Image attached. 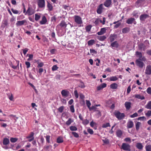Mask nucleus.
<instances>
[{
  "mask_svg": "<svg viewBox=\"0 0 151 151\" xmlns=\"http://www.w3.org/2000/svg\"><path fill=\"white\" fill-rule=\"evenodd\" d=\"M135 55L137 57L139 58L138 59L144 61H145L146 60V59L145 57H142V54L141 52L137 51L136 52Z\"/></svg>",
  "mask_w": 151,
  "mask_h": 151,
  "instance_id": "obj_5",
  "label": "nucleus"
},
{
  "mask_svg": "<svg viewBox=\"0 0 151 151\" xmlns=\"http://www.w3.org/2000/svg\"><path fill=\"white\" fill-rule=\"evenodd\" d=\"M136 147L137 149L139 150L142 149L143 147L142 144L140 143H137Z\"/></svg>",
  "mask_w": 151,
  "mask_h": 151,
  "instance_id": "obj_29",
  "label": "nucleus"
},
{
  "mask_svg": "<svg viewBox=\"0 0 151 151\" xmlns=\"http://www.w3.org/2000/svg\"><path fill=\"white\" fill-rule=\"evenodd\" d=\"M126 22L129 24H131L133 23H134V24H136V22L135 21L134 19L132 18L128 19L127 20Z\"/></svg>",
  "mask_w": 151,
  "mask_h": 151,
  "instance_id": "obj_14",
  "label": "nucleus"
},
{
  "mask_svg": "<svg viewBox=\"0 0 151 151\" xmlns=\"http://www.w3.org/2000/svg\"><path fill=\"white\" fill-rule=\"evenodd\" d=\"M11 11H12V12L14 14H18L19 13V12L18 11L14 9L13 8L11 9Z\"/></svg>",
  "mask_w": 151,
  "mask_h": 151,
  "instance_id": "obj_61",
  "label": "nucleus"
},
{
  "mask_svg": "<svg viewBox=\"0 0 151 151\" xmlns=\"http://www.w3.org/2000/svg\"><path fill=\"white\" fill-rule=\"evenodd\" d=\"M35 12V11L32 7H28L27 12L26 13L28 15H31L34 14Z\"/></svg>",
  "mask_w": 151,
  "mask_h": 151,
  "instance_id": "obj_8",
  "label": "nucleus"
},
{
  "mask_svg": "<svg viewBox=\"0 0 151 151\" xmlns=\"http://www.w3.org/2000/svg\"><path fill=\"white\" fill-rule=\"evenodd\" d=\"M134 125L133 122L129 121L127 123V128H130L132 127Z\"/></svg>",
  "mask_w": 151,
  "mask_h": 151,
  "instance_id": "obj_24",
  "label": "nucleus"
},
{
  "mask_svg": "<svg viewBox=\"0 0 151 151\" xmlns=\"http://www.w3.org/2000/svg\"><path fill=\"white\" fill-rule=\"evenodd\" d=\"M124 141L126 142H129V143H131V142L130 138L129 137L126 138L124 139Z\"/></svg>",
  "mask_w": 151,
  "mask_h": 151,
  "instance_id": "obj_62",
  "label": "nucleus"
},
{
  "mask_svg": "<svg viewBox=\"0 0 151 151\" xmlns=\"http://www.w3.org/2000/svg\"><path fill=\"white\" fill-rule=\"evenodd\" d=\"M145 107L148 109H151V101H149L145 106Z\"/></svg>",
  "mask_w": 151,
  "mask_h": 151,
  "instance_id": "obj_34",
  "label": "nucleus"
},
{
  "mask_svg": "<svg viewBox=\"0 0 151 151\" xmlns=\"http://www.w3.org/2000/svg\"><path fill=\"white\" fill-rule=\"evenodd\" d=\"M86 104L87 106V107L89 109L90 108H91V103H90V101L89 100H86Z\"/></svg>",
  "mask_w": 151,
  "mask_h": 151,
  "instance_id": "obj_44",
  "label": "nucleus"
},
{
  "mask_svg": "<svg viewBox=\"0 0 151 151\" xmlns=\"http://www.w3.org/2000/svg\"><path fill=\"white\" fill-rule=\"evenodd\" d=\"M18 140V139L16 138L12 137L10 139V141L12 143L16 142Z\"/></svg>",
  "mask_w": 151,
  "mask_h": 151,
  "instance_id": "obj_48",
  "label": "nucleus"
},
{
  "mask_svg": "<svg viewBox=\"0 0 151 151\" xmlns=\"http://www.w3.org/2000/svg\"><path fill=\"white\" fill-rule=\"evenodd\" d=\"M70 111L72 113H74L75 112V109L74 106L73 105H71L70 107Z\"/></svg>",
  "mask_w": 151,
  "mask_h": 151,
  "instance_id": "obj_56",
  "label": "nucleus"
},
{
  "mask_svg": "<svg viewBox=\"0 0 151 151\" xmlns=\"http://www.w3.org/2000/svg\"><path fill=\"white\" fill-rule=\"evenodd\" d=\"M103 9V4H101L99 6L97 11V12L98 14H100L101 13Z\"/></svg>",
  "mask_w": 151,
  "mask_h": 151,
  "instance_id": "obj_17",
  "label": "nucleus"
},
{
  "mask_svg": "<svg viewBox=\"0 0 151 151\" xmlns=\"http://www.w3.org/2000/svg\"><path fill=\"white\" fill-rule=\"evenodd\" d=\"M27 56H28L29 58L27 59V60L28 61L32 60L33 59V55L32 54H28L27 55Z\"/></svg>",
  "mask_w": 151,
  "mask_h": 151,
  "instance_id": "obj_46",
  "label": "nucleus"
},
{
  "mask_svg": "<svg viewBox=\"0 0 151 151\" xmlns=\"http://www.w3.org/2000/svg\"><path fill=\"white\" fill-rule=\"evenodd\" d=\"M141 125V123L139 122H137L135 124V127L136 130H138L139 129L140 126Z\"/></svg>",
  "mask_w": 151,
  "mask_h": 151,
  "instance_id": "obj_36",
  "label": "nucleus"
},
{
  "mask_svg": "<svg viewBox=\"0 0 151 151\" xmlns=\"http://www.w3.org/2000/svg\"><path fill=\"white\" fill-rule=\"evenodd\" d=\"M147 92L150 95H151V88L150 87H148L147 89Z\"/></svg>",
  "mask_w": 151,
  "mask_h": 151,
  "instance_id": "obj_57",
  "label": "nucleus"
},
{
  "mask_svg": "<svg viewBox=\"0 0 151 151\" xmlns=\"http://www.w3.org/2000/svg\"><path fill=\"white\" fill-rule=\"evenodd\" d=\"M110 125L109 123H106L103 124L102 127L103 128H105L109 127H110Z\"/></svg>",
  "mask_w": 151,
  "mask_h": 151,
  "instance_id": "obj_41",
  "label": "nucleus"
},
{
  "mask_svg": "<svg viewBox=\"0 0 151 151\" xmlns=\"http://www.w3.org/2000/svg\"><path fill=\"white\" fill-rule=\"evenodd\" d=\"M58 68V67L57 65H53L52 68V70L53 71H55L57 70Z\"/></svg>",
  "mask_w": 151,
  "mask_h": 151,
  "instance_id": "obj_52",
  "label": "nucleus"
},
{
  "mask_svg": "<svg viewBox=\"0 0 151 151\" xmlns=\"http://www.w3.org/2000/svg\"><path fill=\"white\" fill-rule=\"evenodd\" d=\"M111 46L112 47H117L118 45L117 42L115 41L111 44Z\"/></svg>",
  "mask_w": 151,
  "mask_h": 151,
  "instance_id": "obj_38",
  "label": "nucleus"
},
{
  "mask_svg": "<svg viewBox=\"0 0 151 151\" xmlns=\"http://www.w3.org/2000/svg\"><path fill=\"white\" fill-rule=\"evenodd\" d=\"M25 64L26 65V68H29L30 67V63L29 62L26 61L25 62Z\"/></svg>",
  "mask_w": 151,
  "mask_h": 151,
  "instance_id": "obj_59",
  "label": "nucleus"
},
{
  "mask_svg": "<svg viewBox=\"0 0 151 151\" xmlns=\"http://www.w3.org/2000/svg\"><path fill=\"white\" fill-rule=\"evenodd\" d=\"M57 50L55 49H52L50 51V53L51 54H54L56 53Z\"/></svg>",
  "mask_w": 151,
  "mask_h": 151,
  "instance_id": "obj_54",
  "label": "nucleus"
},
{
  "mask_svg": "<svg viewBox=\"0 0 151 151\" xmlns=\"http://www.w3.org/2000/svg\"><path fill=\"white\" fill-rule=\"evenodd\" d=\"M106 38L105 36H99L98 37V39L101 41H103Z\"/></svg>",
  "mask_w": 151,
  "mask_h": 151,
  "instance_id": "obj_32",
  "label": "nucleus"
},
{
  "mask_svg": "<svg viewBox=\"0 0 151 151\" xmlns=\"http://www.w3.org/2000/svg\"><path fill=\"white\" fill-rule=\"evenodd\" d=\"M47 22V19L45 16H43L40 22V24H45Z\"/></svg>",
  "mask_w": 151,
  "mask_h": 151,
  "instance_id": "obj_12",
  "label": "nucleus"
},
{
  "mask_svg": "<svg viewBox=\"0 0 151 151\" xmlns=\"http://www.w3.org/2000/svg\"><path fill=\"white\" fill-rule=\"evenodd\" d=\"M83 123L84 124L86 125L88 123L89 121L87 119H85L83 121Z\"/></svg>",
  "mask_w": 151,
  "mask_h": 151,
  "instance_id": "obj_64",
  "label": "nucleus"
},
{
  "mask_svg": "<svg viewBox=\"0 0 151 151\" xmlns=\"http://www.w3.org/2000/svg\"><path fill=\"white\" fill-rule=\"evenodd\" d=\"M34 134L33 132H30L29 135L26 137V138L27 139H30V138H34Z\"/></svg>",
  "mask_w": 151,
  "mask_h": 151,
  "instance_id": "obj_40",
  "label": "nucleus"
},
{
  "mask_svg": "<svg viewBox=\"0 0 151 151\" xmlns=\"http://www.w3.org/2000/svg\"><path fill=\"white\" fill-rule=\"evenodd\" d=\"M145 73L147 75L151 74V65H147L146 67L145 70Z\"/></svg>",
  "mask_w": 151,
  "mask_h": 151,
  "instance_id": "obj_9",
  "label": "nucleus"
},
{
  "mask_svg": "<svg viewBox=\"0 0 151 151\" xmlns=\"http://www.w3.org/2000/svg\"><path fill=\"white\" fill-rule=\"evenodd\" d=\"M103 142L105 144H108L109 143V142L108 139L106 138H105L102 139Z\"/></svg>",
  "mask_w": 151,
  "mask_h": 151,
  "instance_id": "obj_50",
  "label": "nucleus"
},
{
  "mask_svg": "<svg viewBox=\"0 0 151 151\" xmlns=\"http://www.w3.org/2000/svg\"><path fill=\"white\" fill-rule=\"evenodd\" d=\"M145 114L147 117L150 116L151 115V111H148L147 112L145 113Z\"/></svg>",
  "mask_w": 151,
  "mask_h": 151,
  "instance_id": "obj_51",
  "label": "nucleus"
},
{
  "mask_svg": "<svg viewBox=\"0 0 151 151\" xmlns=\"http://www.w3.org/2000/svg\"><path fill=\"white\" fill-rule=\"evenodd\" d=\"M118 84L115 83H113L111 84L110 86V88L111 89L114 90L118 88Z\"/></svg>",
  "mask_w": 151,
  "mask_h": 151,
  "instance_id": "obj_21",
  "label": "nucleus"
},
{
  "mask_svg": "<svg viewBox=\"0 0 151 151\" xmlns=\"http://www.w3.org/2000/svg\"><path fill=\"white\" fill-rule=\"evenodd\" d=\"M37 3L38 6L39 8H43L45 7V0H38Z\"/></svg>",
  "mask_w": 151,
  "mask_h": 151,
  "instance_id": "obj_6",
  "label": "nucleus"
},
{
  "mask_svg": "<svg viewBox=\"0 0 151 151\" xmlns=\"http://www.w3.org/2000/svg\"><path fill=\"white\" fill-rule=\"evenodd\" d=\"M73 122V119L70 118L68 119V120L67 121H66V124L67 126H69V125H70Z\"/></svg>",
  "mask_w": 151,
  "mask_h": 151,
  "instance_id": "obj_30",
  "label": "nucleus"
},
{
  "mask_svg": "<svg viewBox=\"0 0 151 151\" xmlns=\"http://www.w3.org/2000/svg\"><path fill=\"white\" fill-rule=\"evenodd\" d=\"M106 86L107 85L106 83H103L101 84L100 85L98 86L96 88L97 90H100L106 87Z\"/></svg>",
  "mask_w": 151,
  "mask_h": 151,
  "instance_id": "obj_13",
  "label": "nucleus"
},
{
  "mask_svg": "<svg viewBox=\"0 0 151 151\" xmlns=\"http://www.w3.org/2000/svg\"><path fill=\"white\" fill-rule=\"evenodd\" d=\"M114 114L119 119H123L124 117V113H121L118 111H116Z\"/></svg>",
  "mask_w": 151,
  "mask_h": 151,
  "instance_id": "obj_3",
  "label": "nucleus"
},
{
  "mask_svg": "<svg viewBox=\"0 0 151 151\" xmlns=\"http://www.w3.org/2000/svg\"><path fill=\"white\" fill-rule=\"evenodd\" d=\"M88 132L90 134H92L93 133V130L90 128H88L87 129Z\"/></svg>",
  "mask_w": 151,
  "mask_h": 151,
  "instance_id": "obj_58",
  "label": "nucleus"
},
{
  "mask_svg": "<svg viewBox=\"0 0 151 151\" xmlns=\"http://www.w3.org/2000/svg\"><path fill=\"white\" fill-rule=\"evenodd\" d=\"M45 138L47 142L48 143H50V135H48L46 136Z\"/></svg>",
  "mask_w": 151,
  "mask_h": 151,
  "instance_id": "obj_49",
  "label": "nucleus"
},
{
  "mask_svg": "<svg viewBox=\"0 0 151 151\" xmlns=\"http://www.w3.org/2000/svg\"><path fill=\"white\" fill-rule=\"evenodd\" d=\"M134 96L135 98L138 99H140L141 100L144 99L145 98L144 96L141 95L140 94H136L134 95Z\"/></svg>",
  "mask_w": 151,
  "mask_h": 151,
  "instance_id": "obj_23",
  "label": "nucleus"
},
{
  "mask_svg": "<svg viewBox=\"0 0 151 151\" xmlns=\"http://www.w3.org/2000/svg\"><path fill=\"white\" fill-rule=\"evenodd\" d=\"M63 140L62 137H59L57 139V142L58 143H61L63 142Z\"/></svg>",
  "mask_w": 151,
  "mask_h": 151,
  "instance_id": "obj_35",
  "label": "nucleus"
},
{
  "mask_svg": "<svg viewBox=\"0 0 151 151\" xmlns=\"http://www.w3.org/2000/svg\"><path fill=\"white\" fill-rule=\"evenodd\" d=\"M9 99L11 101H13L14 99L13 95L12 93L9 94L8 96Z\"/></svg>",
  "mask_w": 151,
  "mask_h": 151,
  "instance_id": "obj_55",
  "label": "nucleus"
},
{
  "mask_svg": "<svg viewBox=\"0 0 151 151\" xmlns=\"http://www.w3.org/2000/svg\"><path fill=\"white\" fill-rule=\"evenodd\" d=\"M47 7L49 11H51L53 9V6L50 3L48 2L47 4Z\"/></svg>",
  "mask_w": 151,
  "mask_h": 151,
  "instance_id": "obj_37",
  "label": "nucleus"
},
{
  "mask_svg": "<svg viewBox=\"0 0 151 151\" xmlns=\"http://www.w3.org/2000/svg\"><path fill=\"white\" fill-rule=\"evenodd\" d=\"M149 43L148 41H145L144 44H141L139 45V49L141 50H145L149 46Z\"/></svg>",
  "mask_w": 151,
  "mask_h": 151,
  "instance_id": "obj_1",
  "label": "nucleus"
},
{
  "mask_svg": "<svg viewBox=\"0 0 151 151\" xmlns=\"http://www.w3.org/2000/svg\"><path fill=\"white\" fill-rule=\"evenodd\" d=\"M118 79V78L116 76H112L109 78H108L106 79V80L110 81H116Z\"/></svg>",
  "mask_w": 151,
  "mask_h": 151,
  "instance_id": "obj_16",
  "label": "nucleus"
},
{
  "mask_svg": "<svg viewBox=\"0 0 151 151\" xmlns=\"http://www.w3.org/2000/svg\"><path fill=\"white\" fill-rule=\"evenodd\" d=\"M72 134L76 138L79 137V135L77 133L75 132H72Z\"/></svg>",
  "mask_w": 151,
  "mask_h": 151,
  "instance_id": "obj_60",
  "label": "nucleus"
},
{
  "mask_svg": "<svg viewBox=\"0 0 151 151\" xmlns=\"http://www.w3.org/2000/svg\"><path fill=\"white\" fill-rule=\"evenodd\" d=\"M95 42V41L93 40H91L88 42V44L89 45H93Z\"/></svg>",
  "mask_w": 151,
  "mask_h": 151,
  "instance_id": "obj_42",
  "label": "nucleus"
},
{
  "mask_svg": "<svg viewBox=\"0 0 151 151\" xmlns=\"http://www.w3.org/2000/svg\"><path fill=\"white\" fill-rule=\"evenodd\" d=\"M36 63L38 64L37 67L38 68H41L44 65V63L43 62L40 61V60H38L36 61Z\"/></svg>",
  "mask_w": 151,
  "mask_h": 151,
  "instance_id": "obj_19",
  "label": "nucleus"
},
{
  "mask_svg": "<svg viewBox=\"0 0 151 151\" xmlns=\"http://www.w3.org/2000/svg\"><path fill=\"white\" fill-rule=\"evenodd\" d=\"M99 23H101L103 24H104L106 22V18L105 17L103 18V20L100 19H99Z\"/></svg>",
  "mask_w": 151,
  "mask_h": 151,
  "instance_id": "obj_43",
  "label": "nucleus"
},
{
  "mask_svg": "<svg viewBox=\"0 0 151 151\" xmlns=\"http://www.w3.org/2000/svg\"><path fill=\"white\" fill-rule=\"evenodd\" d=\"M41 15L40 13H36L35 14V19L36 21H38L40 18Z\"/></svg>",
  "mask_w": 151,
  "mask_h": 151,
  "instance_id": "obj_31",
  "label": "nucleus"
},
{
  "mask_svg": "<svg viewBox=\"0 0 151 151\" xmlns=\"http://www.w3.org/2000/svg\"><path fill=\"white\" fill-rule=\"evenodd\" d=\"M74 94L75 97L76 98H78V93L77 91V90H75L74 91Z\"/></svg>",
  "mask_w": 151,
  "mask_h": 151,
  "instance_id": "obj_63",
  "label": "nucleus"
},
{
  "mask_svg": "<svg viewBox=\"0 0 151 151\" xmlns=\"http://www.w3.org/2000/svg\"><path fill=\"white\" fill-rule=\"evenodd\" d=\"M131 103L129 102H126L125 103V106L127 110H129L131 107Z\"/></svg>",
  "mask_w": 151,
  "mask_h": 151,
  "instance_id": "obj_22",
  "label": "nucleus"
},
{
  "mask_svg": "<svg viewBox=\"0 0 151 151\" xmlns=\"http://www.w3.org/2000/svg\"><path fill=\"white\" fill-rule=\"evenodd\" d=\"M3 143V145H6L8 144L9 143V139L6 138H4Z\"/></svg>",
  "mask_w": 151,
  "mask_h": 151,
  "instance_id": "obj_27",
  "label": "nucleus"
},
{
  "mask_svg": "<svg viewBox=\"0 0 151 151\" xmlns=\"http://www.w3.org/2000/svg\"><path fill=\"white\" fill-rule=\"evenodd\" d=\"M26 22V21L25 20L18 21L16 24V25L18 27L23 25Z\"/></svg>",
  "mask_w": 151,
  "mask_h": 151,
  "instance_id": "obj_15",
  "label": "nucleus"
},
{
  "mask_svg": "<svg viewBox=\"0 0 151 151\" xmlns=\"http://www.w3.org/2000/svg\"><path fill=\"white\" fill-rule=\"evenodd\" d=\"M91 26L90 25H89L88 26H87L86 27V29L87 32H89L91 29Z\"/></svg>",
  "mask_w": 151,
  "mask_h": 151,
  "instance_id": "obj_47",
  "label": "nucleus"
},
{
  "mask_svg": "<svg viewBox=\"0 0 151 151\" xmlns=\"http://www.w3.org/2000/svg\"><path fill=\"white\" fill-rule=\"evenodd\" d=\"M111 0H106L104 3V5L106 7H109L111 4Z\"/></svg>",
  "mask_w": 151,
  "mask_h": 151,
  "instance_id": "obj_18",
  "label": "nucleus"
},
{
  "mask_svg": "<svg viewBox=\"0 0 151 151\" xmlns=\"http://www.w3.org/2000/svg\"><path fill=\"white\" fill-rule=\"evenodd\" d=\"M117 136L119 137H121L122 134V132L120 130H118L116 132Z\"/></svg>",
  "mask_w": 151,
  "mask_h": 151,
  "instance_id": "obj_28",
  "label": "nucleus"
},
{
  "mask_svg": "<svg viewBox=\"0 0 151 151\" xmlns=\"http://www.w3.org/2000/svg\"><path fill=\"white\" fill-rule=\"evenodd\" d=\"M129 31V28H125L122 29V32L124 33H126Z\"/></svg>",
  "mask_w": 151,
  "mask_h": 151,
  "instance_id": "obj_39",
  "label": "nucleus"
},
{
  "mask_svg": "<svg viewBox=\"0 0 151 151\" xmlns=\"http://www.w3.org/2000/svg\"><path fill=\"white\" fill-rule=\"evenodd\" d=\"M121 149L124 150L130 151V145L126 143H123L121 146Z\"/></svg>",
  "mask_w": 151,
  "mask_h": 151,
  "instance_id": "obj_4",
  "label": "nucleus"
},
{
  "mask_svg": "<svg viewBox=\"0 0 151 151\" xmlns=\"http://www.w3.org/2000/svg\"><path fill=\"white\" fill-rule=\"evenodd\" d=\"M70 129L71 131H76L77 130V128L75 126H71L70 127Z\"/></svg>",
  "mask_w": 151,
  "mask_h": 151,
  "instance_id": "obj_45",
  "label": "nucleus"
},
{
  "mask_svg": "<svg viewBox=\"0 0 151 151\" xmlns=\"http://www.w3.org/2000/svg\"><path fill=\"white\" fill-rule=\"evenodd\" d=\"M106 30L107 29L106 27L101 28L100 31L97 33V34L99 35H103L106 32Z\"/></svg>",
  "mask_w": 151,
  "mask_h": 151,
  "instance_id": "obj_11",
  "label": "nucleus"
},
{
  "mask_svg": "<svg viewBox=\"0 0 151 151\" xmlns=\"http://www.w3.org/2000/svg\"><path fill=\"white\" fill-rule=\"evenodd\" d=\"M149 16L147 14H143L141 15L140 17V19L141 21H144Z\"/></svg>",
  "mask_w": 151,
  "mask_h": 151,
  "instance_id": "obj_20",
  "label": "nucleus"
},
{
  "mask_svg": "<svg viewBox=\"0 0 151 151\" xmlns=\"http://www.w3.org/2000/svg\"><path fill=\"white\" fill-rule=\"evenodd\" d=\"M96 106L95 105L93 106H92L91 108H90V109H89V110L91 111L92 110H93L95 111H96Z\"/></svg>",
  "mask_w": 151,
  "mask_h": 151,
  "instance_id": "obj_53",
  "label": "nucleus"
},
{
  "mask_svg": "<svg viewBox=\"0 0 151 151\" xmlns=\"http://www.w3.org/2000/svg\"><path fill=\"white\" fill-rule=\"evenodd\" d=\"M61 94L63 97L66 98L68 96L69 92L66 90H63L61 91Z\"/></svg>",
  "mask_w": 151,
  "mask_h": 151,
  "instance_id": "obj_10",
  "label": "nucleus"
},
{
  "mask_svg": "<svg viewBox=\"0 0 151 151\" xmlns=\"http://www.w3.org/2000/svg\"><path fill=\"white\" fill-rule=\"evenodd\" d=\"M141 60L137 59L135 61L136 65L140 68H142L144 65V63Z\"/></svg>",
  "mask_w": 151,
  "mask_h": 151,
  "instance_id": "obj_7",
  "label": "nucleus"
},
{
  "mask_svg": "<svg viewBox=\"0 0 151 151\" xmlns=\"http://www.w3.org/2000/svg\"><path fill=\"white\" fill-rule=\"evenodd\" d=\"M59 25L61 27H63L64 28H65L66 27L67 24L64 21H62L59 24Z\"/></svg>",
  "mask_w": 151,
  "mask_h": 151,
  "instance_id": "obj_25",
  "label": "nucleus"
},
{
  "mask_svg": "<svg viewBox=\"0 0 151 151\" xmlns=\"http://www.w3.org/2000/svg\"><path fill=\"white\" fill-rule=\"evenodd\" d=\"M146 151H151V145L147 144L145 146Z\"/></svg>",
  "mask_w": 151,
  "mask_h": 151,
  "instance_id": "obj_33",
  "label": "nucleus"
},
{
  "mask_svg": "<svg viewBox=\"0 0 151 151\" xmlns=\"http://www.w3.org/2000/svg\"><path fill=\"white\" fill-rule=\"evenodd\" d=\"M75 22L78 24H81L83 23V21L81 17L78 15H75L74 17Z\"/></svg>",
  "mask_w": 151,
  "mask_h": 151,
  "instance_id": "obj_2",
  "label": "nucleus"
},
{
  "mask_svg": "<svg viewBox=\"0 0 151 151\" xmlns=\"http://www.w3.org/2000/svg\"><path fill=\"white\" fill-rule=\"evenodd\" d=\"M116 35L115 34L111 35L110 37V40L111 42L114 41L116 38Z\"/></svg>",
  "mask_w": 151,
  "mask_h": 151,
  "instance_id": "obj_26",
  "label": "nucleus"
}]
</instances>
